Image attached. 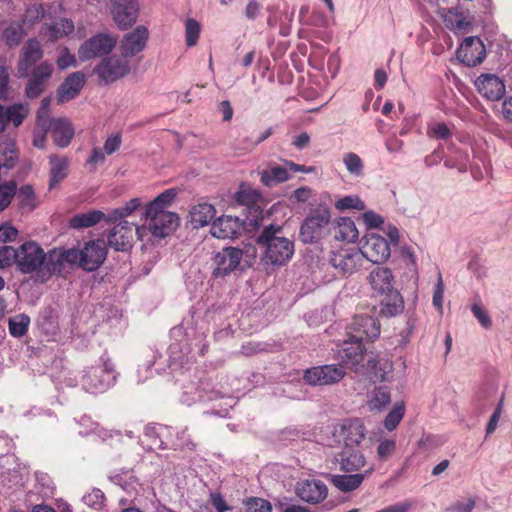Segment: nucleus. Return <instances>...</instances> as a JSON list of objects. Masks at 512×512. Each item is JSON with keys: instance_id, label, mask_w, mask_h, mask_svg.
I'll list each match as a JSON object with an SVG mask.
<instances>
[{"instance_id": "obj_1", "label": "nucleus", "mask_w": 512, "mask_h": 512, "mask_svg": "<svg viewBox=\"0 0 512 512\" xmlns=\"http://www.w3.org/2000/svg\"><path fill=\"white\" fill-rule=\"evenodd\" d=\"M337 357L346 366L354 369L355 372L369 374L379 381H384L386 374L391 369V365L387 361L382 362L377 355L371 352L365 353L363 340L350 334L337 351Z\"/></svg>"}, {"instance_id": "obj_2", "label": "nucleus", "mask_w": 512, "mask_h": 512, "mask_svg": "<svg viewBox=\"0 0 512 512\" xmlns=\"http://www.w3.org/2000/svg\"><path fill=\"white\" fill-rule=\"evenodd\" d=\"M282 226H266L256 242L264 249V259L272 265H284L294 255V243L282 236Z\"/></svg>"}, {"instance_id": "obj_3", "label": "nucleus", "mask_w": 512, "mask_h": 512, "mask_svg": "<svg viewBox=\"0 0 512 512\" xmlns=\"http://www.w3.org/2000/svg\"><path fill=\"white\" fill-rule=\"evenodd\" d=\"M116 371L113 363L105 355L99 361L83 371L81 385L86 392L103 393L114 385Z\"/></svg>"}, {"instance_id": "obj_4", "label": "nucleus", "mask_w": 512, "mask_h": 512, "mask_svg": "<svg viewBox=\"0 0 512 512\" xmlns=\"http://www.w3.org/2000/svg\"><path fill=\"white\" fill-rule=\"evenodd\" d=\"M331 220V213L325 205L312 209L300 227L299 237L305 244L319 242L326 234Z\"/></svg>"}, {"instance_id": "obj_5", "label": "nucleus", "mask_w": 512, "mask_h": 512, "mask_svg": "<svg viewBox=\"0 0 512 512\" xmlns=\"http://www.w3.org/2000/svg\"><path fill=\"white\" fill-rule=\"evenodd\" d=\"M345 375L343 365L326 364L306 369L303 380L310 386H329L339 383Z\"/></svg>"}, {"instance_id": "obj_6", "label": "nucleus", "mask_w": 512, "mask_h": 512, "mask_svg": "<svg viewBox=\"0 0 512 512\" xmlns=\"http://www.w3.org/2000/svg\"><path fill=\"white\" fill-rule=\"evenodd\" d=\"M44 262L45 252L41 246L34 241L25 242L17 249L16 265L21 273L30 274L40 272L42 274Z\"/></svg>"}, {"instance_id": "obj_7", "label": "nucleus", "mask_w": 512, "mask_h": 512, "mask_svg": "<svg viewBox=\"0 0 512 512\" xmlns=\"http://www.w3.org/2000/svg\"><path fill=\"white\" fill-rule=\"evenodd\" d=\"M117 40L115 37L98 33L84 41L78 49V57L82 62L108 55L115 47Z\"/></svg>"}, {"instance_id": "obj_8", "label": "nucleus", "mask_w": 512, "mask_h": 512, "mask_svg": "<svg viewBox=\"0 0 512 512\" xmlns=\"http://www.w3.org/2000/svg\"><path fill=\"white\" fill-rule=\"evenodd\" d=\"M76 264L86 271H95L107 257L106 243L102 239L92 240L85 244L83 249L74 248Z\"/></svg>"}, {"instance_id": "obj_9", "label": "nucleus", "mask_w": 512, "mask_h": 512, "mask_svg": "<svg viewBox=\"0 0 512 512\" xmlns=\"http://www.w3.org/2000/svg\"><path fill=\"white\" fill-rule=\"evenodd\" d=\"M94 72L105 84L113 83L130 72L129 62L122 56L112 55L103 58Z\"/></svg>"}, {"instance_id": "obj_10", "label": "nucleus", "mask_w": 512, "mask_h": 512, "mask_svg": "<svg viewBox=\"0 0 512 512\" xmlns=\"http://www.w3.org/2000/svg\"><path fill=\"white\" fill-rule=\"evenodd\" d=\"M363 255L356 248H341L330 255V264L342 275H351L363 264Z\"/></svg>"}, {"instance_id": "obj_11", "label": "nucleus", "mask_w": 512, "mask_h": 512, "mask_svg": "<svg viewBox=\"0 0 512 512\" xmlns=\"http://www.w3.org/2000/svg\"><path fill=\"white\" fill-rule=\"evenodd\" d=\"M359 251L366 259L374 264L385 262L391 254L390 245L387 240L375 233L367 234Z\"/></svg>"}, {"instance_id": "obj_12", "label": "nucleus", "mask_w": 512, "mask_h": 512, "mask_svg": "<svg viewBox=\"0 0 512 512\" xmlns=\"http://www.w3.org/2000/svg\"><path fill=\"white\" fill-rule=\"evenodd\" d=\"M144 216L148 220L149 231L158 238L166 237L178 226L179 217L173 212L154 211L148 213V210H145Z\"/></svg>"}, {"instance_id": "obj_13", "label": "nucleus", "mask_w": 512, "mask_h": 512, "mask_svg": "<svg viewBox=\"0 0 512 512\" xmlns=\"http://www.w3.org/2000/svg\"><path fill=\"white\" fill-rule=\"evenodd\" d=\"M77 254L74 248L64 249L55 248L45 254V262L43 263L42 276H50L55 273H61L67 265L76 264Z\"/></svg>"}, {"instance_id": "obj_14", "label": "nucleus", "mask_w": 512, "mask_h": 512, "mask_svg": "<svg viewBox=\"0 0 512 512\" xmlns=\"http://www.w3.org/2000/svg\"><path fill=\"white\" fill-rule=\"evenodd\" d=\"M134 230L140 236L141 228L135 227L127 220L119 221L108 235V245L116 251L125 252L132 247Z\"/></svg>"}, {"instance_id": "obj_15", "label": "nucleus", "mask_w": 512, "mask_h": 512, "mask_svg": "<svg viewBox=\"0 0 512 512\" xmlns=\"http://www.w3.org/2000/svg\"><path fill=\"white\" fill-rule=\"evenodd\" d=\"M365 426L359 419L347 420L334 427L333 435L345 448L358 446L365 437Z\"/></svg>"}, {"instance_id": "obj_16", "label": "nucleus", "mask_w": 512, "mask_h": 512, "mask_svg": "<svg viewBox=\"0 0 512 512\" xmlns=\"http://www.w3.org/2000/svg\"><path fill=\"white\" fill-rule=\"evenodd\" d=\"M295 493L300 500L308 504H318L326 499L328 488L321 480L304 479L296 483Z\"/></svg>"}, {"instance_id": "obj_17", "label": "nucleus", "mask_w": 512, "mask_h": 512, "mask_svg": "<svg viewBox=\"0 0 512 512\" xmlns=\"http://www.w3.org/2000/svg\"><path fill=\"white\" fill-rule=\"evenodd\" d=\"M485 56V45L477 36L466 37L457 49L458 59L469 67L480 64Z\"/></svg>"}, {"instance_id": "obj_18", "label": "nucleus", "mask_w": 512, "mask_h": 512, "mask_svg": "<svg viewBox=\"0 0 512 512\" xmlns=\"http://www.w3.org/2000/svg\"><path fill=\"white\" fill-rule=\"evenodd\" d=\"M139 4L137 0H113L111 14L120 29L131 27L137 20Z\"/></svg>"}, {"instance_id": "obj_19", "label": "nucleus", "mask_w": 512, "mask_h": 512, "mask_svg": "<svg viewBox=\"0 0 512 512\" xmlns=\"http://www.w3.org/2000/svg\"><path fill=\"white\" fill-rule=\"evenodd\" d=\"M53 73V65L44 61L34 67L29 74V80L25 88V94L28 98H37L46 88L48 80Z\"/></svg>"}, {"instance_id": "obj_20", "label": "nucleus", "mask_w": 512, "mask_h": 512, "mask_svg": "<svg viewBox=\"0 0 512 512\" xmlns=\"http://www.w3.org/2000/svg\"><path fill=\"white\" fill-rule=\"evenodd\" d=\"M243 257V251L236 247H227L216 253L214 256L215 277H225L233 272L239 265Z\"/></svg>"}, {"instance_id": "obj_21", "label": "nucleus", "mask_w": 512, "mask_h": 512, "mask_svg": "<svg viewBox=\"0 0 512 512\" xmlns=\"http://www.w3.org/2000/svg\"><path fill=\"white\" fill-rule=\"evenodd\" d=\"M350 335L357 339H375L380 334V323L377 318L370 315H357L349 326Z\"/></svg>"}, {"instance_id": "obj_22", "label": "nucleus", "mask_w": 512, "mask_h": 512, "mask_svg": "<svg viewBox=\"0 0 512 512\" xmlns=\"http://www.w3.org/2000/svg\"><path fill=\"white\" fill-rule=\"evenodd\" d=\"M475 86L483 97L491 101H497L505 94L504 82L495 74H481L475 80Z\"/></svg>"}, {"instance_id": "obj_23", "label": "nucleus", "mask_w": 512, "mask_h": 512, "mask_svg": "<svg viewBox=\"0 0 512 512\" xmlns=\"http://www.w3.org/2000/svg\"><path fill=\"white\" fill-rule=\"evenodd\" d=\"M149 36L148 29L145 26H138L134 31L127 33L121 41V55L133 57L143 51Z\"/></svg>"}, {"instance_id": "obj_24", "label": "nucleus", "mask_w": 512, "mask_h": 512, "mask_svg": "<svg viewBox=\"0 0 512 512\" xmlns=\"http://www.w3.org/2000/svg\"><path fill=\"white\" fill-rule=\"evenodd\" d=\"M43 57V50L36 39H29L22 48L18 62V73L22 78H27L32 66Z\"/></svg>"}, {"instance_id": "obj_25", "label": "nucleus", "mask_w": 512, "mask_h": 512, "mask_svg": "<svg viewBox=\"0 0 512 512\" xmlns=\"http://www.w3.org/2000/svg\"><path fill=\"white\" fill-rule=\"evenodd\" d=\"M241 226L237 217L224 215L212 223L210 232L218 239H233L239 234Z\"/></svg>"}, {"instance_id": "obj_26", "label": "nucleus", "mask_w": 512, "mask_h": 512, "mask_svg": "<svg viewBox=\"0 0 512 512\" xmlns=\"http://www.w3.org/2000/svg\"><path fill=\"white\" fill-rule=\"evenodd\" d=\"M372 291L378 296L394 289V276L387 267L374 268L367 277Z\"/></svg>"}, {"instance_id": "obj_27", "label": "nucleus", "mask_w": 512, "mask_h": 512, "mask_svg": "<svg viewBox=\"0 0 512 512\" xmlns=\"http://www.w3.org/2000/svg\"><path fill=\"white\" fill-rule=\"evenodd\" d=\"M374 471L371 466L362 473L332 475L331 483L342 492H352L359 488L366 477Z\"/></svg>"}, {"instance_id": "obj_28", "label": "nucleus", "mask_w": 512, "mask_h": 512, "mask_svg": "<svg viewBox=\"0 0 512 512\" xmlns=\"http://www.w3.org/2000/svg\"><path fill=\"white\" fill-rule=\"evenodd\" d=\"M49 129L53 142L60 148L67 147L75 133L70 121L62 118L51 120Z\"/></svg>"}, {"instance_id": "obj_29", "label": "nucleus", "mask_w": 512, "mask_h": 512, "mask_svg": "<svg viewBox=\"0 0 512 512\" xmlns=\"http://www.w3.org/2000/svg\"><path fill=\"white\" fill-rule=\"evenodd\" d=\"M85 75L81 71L70 74L58 89V101L63 103L75 98L85 84Z\"/></svg>"}, {"instance_id": "obj_30", "label": "nucleus", "mask_w": 512, "mask_h": 512, "mask_svg": "<svg viewBox=\"0 0 512 512\" xmlns=\"http://www.w3.org/2000/svg\"><path fill=\"white\" fill-rule=\"evenodd\" d=\"M28 112V106L21 103L12 104L7 107L0 104V133L6 129L10 122L15 127L21 125Z\"/></svg>"}, {"instance_id": "obj_31", "label": "nucleus", "mask_w": 512, "mask_h": 512, "mask_svg": "<svg viewBox=\"0 0 512 512\" xmlns=\"http://www.w3.org/2000/svg\"><path fill=\"white\" fill-rule=\"evenodd\" d=\"M187 427L182 428L180 430H175L171 428L172 434L165 438V440L160 439V443L158 444V448L160 449H174V450H194L196 448V444L192 441L190 435L187 434Z\"/></svg>"}, {"instance_id": "obj_32", "label": "nucleus", "mask_w": 512, "mask_h": 512, "mask_svg": "<svg viewBox=\"0 0 512 512\" xmlns=\"http://www.w3.org/2000/svg\"><path fill=\"white\" fill-rule=\"evenodd\" d=\"M380 300V314L387 317H394L399 315L404 310V300L398 290L395 288L387 293L379 295Z\"/></svg>"}, {"instance_id": "obj_33", "label": "nucleus", "mask_w": 512, "mask_h": 512, "mask_svg": "<svg viewBox=\"0 0 512 512\" xmlns=\"http://www.w3.org/2000/svg\"><path fill=\"white\" fill-rule=\"evenodd\" d=\"M340 469L347 473H353L359 471L366 464V458L364 454L354 448H345L340 453L339 459Z\"/></svg>"}, {"instance_id": "obj_34", "label": "nucleus", "mask_w": 512, "mask_h": 512, "mask_svg": "<svg viewBox=\"0 0 512 512\" xmlns=\"http://www.w3.org/2000/svg\"><path fill=\"white\" fill-rule=\"evenodd\" d=\"M439 14L445 26L454 32H462L469 26L465 15L457 8H441Z\"/></svg>"}, {"instance_id": "obj_35", "label": "nucleus", "mask_w": 512, "mask_h": 512, "mask_svg": "<svg viewBox=\"0 0 512 512\" xmlns=\"http://www.w3.org/2000/svg\"><path fill=\"white\" fill-rule=\"evenodd\" d=\"M359 237L354 221L349 217H340L335 226V239L347 243L355 242Z\"/></svg>"}, {"instance_id": "obj_36", "label": "nucleus", "mask_w": 512, "mask_h": 512, "mask_svg": "<svg viewBox=\"0 0 512 512\" xmlns=\"http://www.w3.org/2000/svg\"><path fill=\"white\" fill-rule=\"evenodd\" d=\"M50 163V182L49 187L53 188L55 185L64 180L68 175L69 160L67 157H59L52 155L49 158Z\"/></svg>"}, {"instance_id": "obj_37", "label": "nucleus", "mask_w": 512, "mask_h": 512, "mask_svg": "<svg viewBox=\"0 0 512 512\" xmlns=\"http://www.w3.org/2000/svg\"><path fill=\"white\" fill-rule=\"evenodd\" d=\"M215 216V208L209 203H199L190 210L191 223L195 228L203 227Z\"/></svg>"}, {"instance_id": "obj_38", "label": "nucleus", "mask_w": 512, "mask_h": 512, "mask_svg": "<svg viewBox=\"0 0 512 512\" xmlns=\"http://www.w3.org/2000/svg\"><path fill=\"white\" fill-rule=\"evenodd\" d=\"M107 214L100 210H91L86 213L76 214L69 220V225L74 229L92 227L100 221H106Z\"/></svg>"}, {"instance_id": "obj_39", "label": "nucleus", "mask_w": 512, "mask_h": 512, "mask_svg": "<svg viewBox=\"0 0 512 512\" xmlns=\"http://www.w3.org/2000/svg\"><path fill=\"white\" fill-rule=\"evenodd\" d=\"M260 175L261 182L267 187H273L277 184L283 183L290 177L286 165H273L269 169L263 170Z\"/></svg>"}, {"instance_id": "obj_40", "label": "nucleus", "mask_w": 512, "mask_h": 512, "mask_svg": "<svg viewBox=\"0 0 512 512\" xmlns=\"http://www.w3.org/2000/svg\"><path fill=\"white\" fill-rule=\"evenodd\" d=\"M391 402L390 390L386 386L376 387L368 397L366 405L370 411H382Z\"/></svg>"}, {"instance_id": "obj_41", "label": "nucleus", "mask_w": 512, "mask_h": 512, "mask_svg": "<svg viewBox=\"0 0 512 512\" xmlns=\"http://www.w3.org/2000/svg\"><path fill=\"white\" fill-rule=\"evenodd\" d=\"M142 205L140 198H133L126 202L123 206L111 210L106 217V222L115 223L122 221L124 218L130 216Z\"/></svg>"}, {"instance_id": "obj_42", "label": "nucleus", "mask_w": 512, "mask_h": 512, "mask_svg": "<svg viewBox=\"0 0 512 512\" xmlns=\"http://www.w3.org/2000/svg\"><path fill=\"white\" fill-rule=\"evenodd\" d=\"M168 351L171 367H184L192 359L191 349L189 347L182 348L179 343H172Z\"/></svg>"}, {"instance_id": "obj_43", "label": "nucleus", "mask_w": 512, "mask_h": 512, "mask_svg": "<svg viewBox=\"0 0 512 512\" xmlns=\"http://www.w3.org/2000/svg\"><path fill=\"white\" fill-rule=\"evenodd\" d=\"M24 36V29L17 21L8 23L2 31V38L10 46H17Z\"/></svg>"}, {"instance_id": "obj_44", "label": "nucleus", "mask_w": 512, "mask_h": 512, "mask_svg": "<svg viewBox=\"0 0 512 512\" xmlns=\"http://www.w3.org/2000/svg\"><path fill=\"white\" fill-rule=\"evenodd\" d=\"M74 23L71 19L60 18L54 21L49 27L52 40H57L70 35L74 31Z\"/></svg>"}, {"instance_id": "obj_45", "label": "nucleus", "mask_w": 512, "mask_h": 512, "mask_svg": "<svg viewBox=\"0 0 512 512\" xmlns=\"http://www.w3.org/2000/svg\"><path fill=\"white\" fill-rule=\"evenodd\" d=\"M80 430L79 434L81 435H89L90 433H96L99 437L104 440L112 437V433L108 432L106 429L99 427L97 423H95L90 417L82 416L79 421Z\"/></svg>"}, {"instance_id": "obj_46", "label": "nucleus", "mask_w": 512, "mask_h": 512, "mask_svg": "<svg viewBox=\"0 0 512 512\" xmlns=\"http://www.w3.org/2000/svg\"><path fill=\"white\" fill-rule=\"evenodd\" d=\"M29 324L30 318L25 314H18L11 317L8 321L9 333L13 337H22L27 333Z\"/></svg>"}, {"instance_id": "obj_47", "label": "nucleus", "mask_w": 512, "mask_h": 512, "mask_svg": "<svg viewBox=\"0 0 512 512\" xmlns=\"http://www.w3.org/2000/svg\"><path fill=\"white\" fill-rule=\"evenodd\" d=\"M176 197L174 189H167L159 194L153 201H151L145 208L148 213L154 211H165V208L171 204L173 199Z\"/></svg>"}, {"instance_id": "obj_48", "label": "nucleus", "mask_w": 512, "mask_h": 512, "mask_svg": "<svg viewBox=\"0 0 512 512\" xmlns=\"http://www.w3.org/2000/svg\"><path fill=\"white\" fill-rule=\"evenodd\" d=\"M172 434L171 427L159 425L156 426H147L144 431V436L151 440V445L149 449H153L154 446L158 447L160 443V439L165 440L168 436Z\"/></svg>"}, {"instance_id": "obj_49", "label": "nucleus", "mask_w": 512, "mask_h": 512, "mask_svg": "<svg viewBox=\"0 0 512 512\" xmlns=\"http://www.w3.org/2000/svg\"><path fill=\"white\" fill-rule=\"evenodd\" d=\"M405 414V405L403 402L396 403L392 410L384 419L383 425L386 430L393 431L397 428Z\"/></svg>"}, {"instance_id": "obj_50", "label": "nucleus", "mask_w": 512, "mask_h": 512, "mask_svg": "<svg viewBox=\"0 0 512 512\" xmlns=\"http://www.w3.org/2000/svg\"><path fill=\"white\" fill-rule=\"evenodd\" d=\"M343 163L347 171L355 176L360 177L363 175L364 164L362 159L354 152H348L343 155Z\"/></svg>"}, {"instance_id": "obj_51", "label": "nucleus", "mask_w": 512, "mask_h": 512, "mask_svg": "<svg viewBox=\"0 0 512 512\" xmlns=\"http://www.w3.org/2000/svg\"><path fill=\"white\" fill-rule=\"evenodd\" d=\"M334 205L335 208L339 211L352 209L362 211L365 209V203L360 199L358 195H347L339 198Z\"/></svg>"}, {"instance_id": "obj_52", "label": "nucleus", "mask_w": 512, "mask_h": 512, "mask_svg": "<svg viewBox=\"0 0 512 512\" xmlns=\"http://www.w3.org/2000/svg\"><path fill=\"white\" fill-rule=\"evenodd\" d=\"M105 500L106 498L104 493L98 488L92 489L82 497L83 503L96 511H99L104 507Z\"/></svg>"}, {"instance_id": "obj_53", "label": "nucleus", "mask_w": 512, "mask_h": 512, "mask_svg": "<svg viewBox=\"0 0 512 512\" xmlns=\"http://www.w3.org/2000/svg\"><path fill=\"white\" fill-rule=\"evenodd\" d=\"M201 26L195 19L189 18L185 22L186 44L189 47L196 45L199 39Z\"/></svg>"}, {"instance_id": "obj_54", "label": "nucleus", "mask_w": 512, "mask_h": 512, "mask_svg": "<svg viewBox=\"0 0 512 512\" xmlns=\"http://www.w3.org/2000/svg\"><path fill=\"white\" fill-rule=\"evenodd\" d=\"M16 190L17 187L14 181L0 185V211L8 207L16 194Z\"/></svg>"}, {"instance_id": "obj_55", "label": "nucleus", "mask_w": 512, "mask_h": 512, "mask_svg": "<svg viewBox=\"0 0 512 512\" xmlns=\"http://www.w3.org/2000/svg\"><path fill=\"white\" fill-rule=\"evenodd\" d=\"M18 198H19L20 206L23 209L32 210L35 207L34 191L31 186H29V185L22 186L19 190Z\"/></svg>"}, {"instance_id": "obj_56", "label": "nucleus", "mask_w": 512, "mask_h": 512, "mask_svg": "<svg viewBox=\"0 0 512 512\" xmlns=\"http://www.w3.org/2000/svg\"><path fill=\"white\" fill-rule=\"evenodd\" d=\"M396 450V442L393 439H383L377 446V456L381 461L389 459Z\"/></svg>"}, {"instance_id": "obj_57", "label": "nucleus", "mask_w": 512, "mask_h": 512, "mask_svg": "<svg viewBox=\"0 0 512 512\" xmlns=\"http://www.w3.org/2000/svg\"><path fill=\"white\" fill-rule=\"evenodd\" d=\"M17 261V249L12 246H0V268L8 267Z\"/></svg>"}, {"instance_id": "obj_58", "label": "nucleus", "mask_w": 512, "mask_h": 512, "mask_svg": "<svg viewBox=\"0 0 512 512\" xmlns=\"http://www.w3.org/2000/svg\"><path fill=\"white\" fill-rule=\"evenodd\" d=\"M247 512H271L270 502L261 498H249L245 502Z\"/></svg>"}, {"instance_id": "obj_59", "label": "nucleus", "mask_w": 512, "mask_h": 512, "mask_svg": "<svg viewBox=\"0 0 512 512\" xmlns=\"http://www.w3.org/2000/svg\"><path fill=\"white\" fill-rule=\"evenodd\" d=\"M471 312L473 316L479 321L481 326L485 329H489L492 325V321L486 310L478 303L471 305Z\"/></svg>"}, {"instance_id": "obj_60", "label": "nucleus", "mask_w": 512, "mask_h": 512, "mask_svg": "<svg viewBox=\"0 0 512 512\" xmlns=\"http://www.w3.org/2000/svg\"><path fill=\"white\" fill-rule=\"evenodd\" d=\"M443 298H444V283L441 274L438 275L437 283L433 292V305L442 313L443 310Z\"/></svg>"}, {"instance_id": "obj_61", "label": "nucleus", "mask_w": 512, "mask_h": 512, "mask_svg": "<svg viewBox=\"0 0 512 512\" xmlns=\"http://www.w3.org/2000/svg\"><path fill=\"white\" fill-rule=\"evenodd\" d=\"M57 65L62 70L68 67H76L77 60L67 48H64L57 59Z\"/></svg>"}, {"instance_id": "obj_62", "label": "nucleus", "mask_w": 512, "mask_h": 512, "mask_svg": "<svg viewBox=\"0 0 512 512\" xmlns=\"http://www.w3.org/2000/svg\"><path fill=\"white\" fill-rule=\"evenodd\" d=\"M428 134L437 139L445 140L450 137L451 131L445 123L441 122L436 123L432 127H430L428 129Z\"/></svg>"}, {"instance_id": "obj_63", "label": "nucleus", "mask_w": 512, "mask_h": 512, "mask_svg": "<svg viewBox=\"0 0 512 512\" xmlns=\"http://www.w3.org/2000/svg\"><path fill=\"white\" fill-rule=\"evenodd\" d=\"M121 143L120 134H112L106 139L103 149L107 155H111L120 148Z\"/></svg>"}, {"instance_id": "obj_64", "label": "nucleus", "mask_w": 512, "mask_h": 512, "mask_svg": "<svg viewBox=\"0 0 512 512\" xmlns=\"http://www.w3.org/2000/svg\"><path fill=\"white\" fill-rule=\"evenodd\" d=\"M475 507V501L472 498H468L465 501H457L448 507L449 511L452 512H471Z\"/></svg>"}]
</instances>
